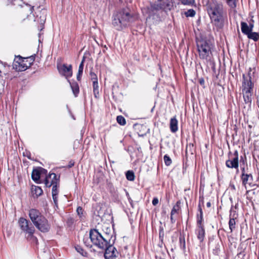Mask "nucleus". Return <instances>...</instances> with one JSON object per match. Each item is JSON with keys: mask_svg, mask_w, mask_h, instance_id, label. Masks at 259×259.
<instances>
[{"mask_svg": "<svg viewBox=\"0 0 259 259\" xmlns=\"http://www.w3.org/2000/svg\"><path fill=\"white\" fill-rule=\"evenodd\" d=\"M163 159L166 165L168 166L170 165L171 163V160L168 156L167 155H164Z\"/></svg>", "mask_w": 259, "mask_h": 259, "instance_id": "37", "label": "nucleus"}, {"mask_svg": "<svg viewBox=\"0 0 259 259\" xmlns=\"http://www.w3.org/2000/svg\"><path fill=\"white\" fill-rule=\"evenodd\" d=\"M126 179L131 181H133L135 180L134 172L132 170H128L126 173Z\"/></svg>", "mask_w": 259, "mask_h": 259, "instance_id": "29", "label": "nucleus"}, {"mask_svg": "<svg viewBox=\"0 0 259 259\" xmlns=\"http://www.w3.org/2000/svg\"><path fill=\"white\" fill-rule=\"evenodd\" d=\"M234 157L230 158L226 161V165L230 168H235L238 170V152L235 151L234 153Z\"/></svg>", "mask_w": 259, "mask_h": 259, "instance_id": "10", "label": "nucleus"}, {"mask_svg": "<svg viewBox=\"0 0 259 259\" xmlns=\"http://www.w3.org/2000/svg\"><path fill=\"white\" fill-rule=\"evenodd\" d=\"M84 61H85V58H84V57H83L82 59L81 62H80V63L79 64L78 73H77V76H76V78L78 81H80L81 80V77L83 73Z\"/></svg>", "mask_w": 259, "mask_h": 259, "instance_id": "19", "label": "nucleus"}, {"mask_svg": "<svg viewBox=\"0 0 259 259\" xmlns=\"http://www.w3.org/2000/svg\"><path fill=\"white\" fill-rule=\"evenodd\" d=\"M196 233L197 238L199 240L200 242H202L205 236V230L204 227H197L196 230Z\"/></svg>", "mask_w": 259, "mask_h": 259, "instance_id": "17", "label": "nucleus"}, {"mask_svg": "<svg viewBox=\"0 0 259 259\" xmlns=\"http://www.w3.org/2000/svg\"><path fill=\"white\" fill-rule=\"evenodd\" d=\"M120 28H121V27L120 26L116 28V29L118 30H119Z\"/></svg>", "mask_w": 259, "mask_h": 259, "instance_id": "52", "label": "nucleus"}, {"mask_svg": "<svg viewBox=\"0 0 259 259\" xmlns=\"http://www.w3.org/2000/svg\"><path fill=\"white\" fill-rule=\"evenodd\" d=\"M118 22L122 23L125 25L124 21L130 22L132 20V16L129 12L126 11L125 9H123L118 13L116 16Z\"/></svg>", "mask_w": 259, "mask_h": 259, "instance_id": "9", "label": "nucleus"}, {"mask_svg": "<svg viewBox=\"0 0 259 259\" xmlns=\"http://www.w3.org/2000/svg\"><path fill=\"white\" fill-rule=\"evenodd\" d=\"M170 221H171V223H174L175 222V220L174 219V215H170Z\"/></svg>", "mask_w": 259, "mask_h": 259, "instance_id": "47", "label": "nucleus"}, {"mask_svg": "<svg viewBox=\"0 0 259 259\" xmlns=\"http://www.w3.org/2000/svg\"><path fill=\"white\" fill-rule=\"evenodd\" d=\"M55 206L58 207V195H52Z\"/></svg>", "mask_w": 259, "mask_h": 259, "instance_id": "40", "label": "nucleus"}, {"mask_svg": "<svg viewBox=\"0 0 259 259\" xmlns=\"http://www.w3.org/2000/svg\"><path fill=\"white\" fill-rule=\"evenodd\" d=\"M178 121L176 117L171 118L170 121V129L172 133H176L178 130Z\"/></svg>", "mask_w": 259, "mask_h": 259, "instance_id": "18", "label": "nucleus"}, {"mask_svg": "<svg viewBox=\"0 0 259 259\" xmlns=\"http://www.w3.org/2000/svg\"><path fill=\"white\" fill-rule=\"evenodd\" d=\"M1 73V71L0 70V73Z\"/></svg>", "mask_w": 259, "mask_h": 259, "instance_id": "56", "label": "nucleus"}, {"mask_svg": "<svg viewBox=\"0 0 259 259\" xmlns=\"http://www.w3.org/2000/svg\"><path fill=\"white\" fill-rule=\"evenodd\" d=\"M93 93L95 98L98 99L99 98V90L98 82L93 83Z\"/></svg>", "mask_w": 259, "mask_h": 259, "instance_id": "23", "label": "nucleus"}, {"mask_svg": "<svg viewBox=\"0 0 259 259\" xmlns=\"http://www.w3.org/2000/svg\"><path fill=\"white\" fill-rule=\"evenodd\" d=\"M206 206H207V207H210V206H211V203H210V202H208L206 203Z\"/></svg>", "mask_w": 259, "mask_h": 259, "instance_id": "51", "label": "nucleus"}, {"mask_svg": "<svg viewBox=\"0 0 259 259\" xmlns=\"http://www.w3.org/2000/svg\"><path fill=\"white\" fill-rule=\"evenodd\" d=\"M241 175H243V174H247L248 171H247V170H248V168H245V166H243V167H241Z\"/></svg>", "mask_w": 259, "mask_h": 259, "instance_id": "41", "label": "nucleus"}, {"mask_svg": "<svg viewBox=\"0 0 259 259\" xmlns=\"http://www.w3.org/2000/svg\"><path fill=\"white\" fill-rule=\"evenodd\" d=\"M27 59L24 60V61L18 62H14L13 64V67L16 70L18 71H23L26 70L30 66L32 63H26Z\"/></svg>", "mask_w": 259, "mask_h": 259, "instance_id": "11", "label": "nucleus"}, {"mask_svg": "<svg viewBox=\"0 0 259 259\" xmlns=\"http://www.w3.org/2000/svg\"><path fill=\"white\" fill-rule=\"evenodd\" d=\"M199 58L207 62H211L213 60L212 50L213 45L208 40L201 39L196 41Z\"/></svg>", "mask_w": 259, "mask_h": 259, "instance_id": "3", "label": "nucleus"}, {"mask_svg": "<svg viewBox=\"0 0 259 259\" xmlns=\"http://www.w3.org/2000/svg\"><path fill=\"white\" fill-rule=\"evenodd\" d=\"M75 248L76 250L83 256L87 257L88 256V252L85 251L81 246L76 245Z\"/></svg>", "mask_w": 259, "mask_h": 259, "instance_id": "25", "label": "nucleus"}, {"mask_svg": "<svg viewBox=\"0 0 259 259\" xmlns=\"http://www.w3.org/2000/svg\"><path fill=\"white\" fill-rule=\"evenodd\" d=\"M23 155L26 156L28 159H31V153L29 152L26 151V153H23Z\"/></svg>", "mask_w": 259, "mask_h": 259, "instance_id": "42", "label": "nucleus"}, {"mask_svg": "<svg viewBox=\"0 0 259 259\" xmlns=\"http://www.w3.org/2000/svg\"><path fill=\"white\" fill-rule=\"evenodd\" d=\"M160 10H162L160 0H158L156 2L151 5L150 9L151 11L154 12V11H158Z\"/></svg>", "mask_w": 259, "mask_h": 259, "instance_id": "21", "label": "nucleus"}, {"mask_svg": "<svg viewBox=\"0 0 259 259\" xmlns=\"http://www.w3.org/2000/svg\"><path fill=\"white\" fill-rule=\"evenodd\" d=\"M195 151V148L194 145L193 144H189L188 145L186 148V153L188 154V153L191 154H193V152Z\"/></svg>", "mask_w": 259, "mask_h": 259, "instance_id": "28", "label": "nucleus"}, {"mask_svg": "<svg viewBox=\"0 0 259 259\" xmlns=\"http://www.w3.org/2000/svg\"><path fill=\"white\" fill-rule=\"evenodd\" d=\"M57 180V175L55 173L50 174L45 178V184L46 187H50L52 186V195H58Z\"/></svg>", "mask_w": 259, "mask_h": 259, "instance_id": "5", "label": "nucleus"}, {"mask_svg": "<svg viewBox=\"0 0 259 259\" xmlns=\"http://www.w3.org/2000/svg\"><path fill=\"white\" fill-rule=\"evenodd\" d=\"M228 5L231 8L234 9L236 7V0H226Z\"/></svg>", "mask_w": 259, "mask_h": 259, "instance_id": "32", "label": "nucleus"}, {"mask_svg": "<svg viewBox=\"0 0 259 259\" xmlns=\"http://www.w3.org/2000/svg\"><path fill=\"white\" fill-rule=\"evenodd\" d=\"M229 225V229L231 231V232H232L233 230L235 228V225H236V222H235V219L234 218V217L232 218H230Z\"/></svg>", "mask_w": 259, "mask_h": 259, "instance_id": "30", "label": "nucleus"}, {"mask_svg": "<svg viewBox=\"0 0 259 259\" xmlns=\"http://www.w3.org/2000/svg\"><path fill=\"white\" fill-rule=\"evenodd\" d=\"M19 225L21 229L29 235H33L34 233V228L29 221L24 218H20L18 221Z\"/></svg>", "mask_w": 259, "mask_h": 259, "instance_id": "6", "label": "nucleus"}, {"mask_svg": "<svg viewBox=\"0 0 259 259\" xmlns=\"http://www.w3.org/2000/svg\"><path fill=\"white\" fill-rule=\"evenodd\" d=\"M241 29L242 32L246 35L247 36L251 32V30H250L248 24L244 22H241Z\"/></svg>", "mask_w": 259, "mask_h": 259, "instance_id": "20", "label": "nucleus"}, {"mask_svg": "<svg viewBox=\"0 0 259 259\" xmlns=\"http://www.w3.org/2000/svg\"><path fill=\"white\" fill-rule=\"evenodd\" d=\"M29 216L34 225L39 221V219H41L40 217H44L39 210L33 208L29 210Z\"/></svg>", "mask_w": 259, "mask_h": 259, "instance_id": "12", "label": "nucleus"}, {"mask_svg": "<svg viewBox=\"0 0 259 259\" xmlns=\"http://www.w3.org/2000/svg\"><path fill=\"white\" fill-rule=\"evenodd\" d=\"M207 13L212 22L218 28H222L224 24V13L223 4L216 1L208 2L206 5Z\"/></svg>", "mask_w": 259, "mask_h": 259, "instance_id": "2", "label": "nucleus"}, {"mask_svg": "<svg viewBox=\"0 0 259 259\" xmlns=\"http://www.w3.org/2000/svg\"><path fill=\"white\" fill-rule=\"evenodd\" d=\"M57 68L59 74L67 80L72 76V66L66 64L57 63Z\"/></svg>", "mask_w": 259, "mask_h": 259, "instance_id": "7", "label": "nucleus"}, {"mask_svg": "<svg viewBox=\"0 0 259 259\" xmlns=\"http://www.w3.org/2000/svg\"><path fill=\"white\" fill-rule=\"evenodd\" d=\"M117 122L121 125H124L126 123V121L124 117L121 115L117 116L116 117Z\"/></svg>", "mask_w": 259, "mask_h": 259, "instance_id": "31", "label": "nucleus"}, {"mask_svg": "<svg viewBox=\"0 0 259 259\" xmlns=\"http://www.w3.org/2000/svg\"><path fill=\"white\" fill-rule=\"evenodd\" d=\"M29 59H30L31 61H32V63L33 62V61H34V57L33 56H31L29 58Z\"/></svg>", "mask_w": 259, "mask_h": 259, "instance_id": "50", "label": "nucleus"}, {"mask_svg": "<svg viewBox=\"0 0 259 259\" xmlns=\"http://www.w3.org/2000/svg\"><path fill=\"white\" fill-rule=\"evenodd\" d=\"M242 82V91L243 98L246 103H250L253 93V83L252 82L250 76L243 74Z\"/></svg>", "mask_w": 259, "mask_h": 259, "instance_id": "4", "label": "nucleus"}, {"mask_svg": "<svg viewBox=\"0 0 259 259\" xmlns=\"http://www.w3.org/2000/svg\"><path fill=\"white\" fill-rule=\"evenodd\" d=\"M253 26H253V24H252V23H250L249 25H248V27H249L250 30H251V31L253 30Z\"/></svg>", "mask_w": 259, "mask_h": 259, "instance_id": "45", "label": "nucleus"}, {"mask_svg": "<svg viewBox=\"0 0 259 259\" xmlns=\"http://www.w3.org/2000/svg\"><path fill=\"white\" fill-rule=\"evenodd\" d=\"M35 21H38V20L37 19V18H35Z\"/></svg>", "mask_w": 259, "mask_h": 259, "instance_id": "54", "label": "nucleus"}, {"mask_svg": "<svg viewBox=\"0 0 259 259\" xmlns=\"http://www.w3.org/2000/svg\"><path fill=\"white\" fill-rule=\"evenodd\" d=\"M247 37L249 39H252L254 41H257L259 39V34L255 32H251L247 35Z\"/></svg>", "mask_w": 259, "mask_h": 259, "instance_id": "24", "label": "nucleus"}, {"mask_svg": "<svg viewBox=\"0 0 259 259\" xmlns=\"http://www.w3.org/2000/svg\"><path fill=\"white\" fill-rule=\"evenodd\" d=\"M41 17H40V19H41V20H40V23L42 24V23H44V22H45V17H44L41 19Z\"/></svg>", "mask_w": 259, "mask_h": 259, "instance_id": "49", "label": "nucleus"}, {"mask_svg": "<svg viewBox=\"0 0 259 259\" xmlns=\"http://www.w3.org/2000/svg\"><path fill=\"white\" fill-rule=\"evenodd\" d=\"M108 238L103 237L98 230L95 229H91L89 233L87 232L84 234L83 238V244L88 247L91 248L93 245L100 249H104V254L105 259H113V247L112 245H109Z\"/></svg>", "mask_w": 259, "mask_h": 259, "instance_id": "1", "label": "nucleus"}, {"mask_svg": "<svg viewBox=\"0 0 259 259\" xmlns=\"http://www.w3.org/2000/svg\"><path fill=\"white\" fill-rule=\"evenodd\" d=\"M74 162L70 161L68 166V167L70 168V167H72L73 166H74Z\"/></svg>", "mask_w": 259, "mask_h": 259, "instance_id": "44", "label": "nucleus"}, {"mask_svg": "<svg viewBox=\"0 0 259 259\" xmlns=\"http://www.w3.org/2000/svg\"><path fill=\"white\" fill-rule=\"evenodd\" d=\"M90 76H91V80L93 81V83L94 82L95 83L98 82L97 75L94 72L91 71Z\"/></svg>", "mask_w": 259, "mask_h": 259, "instance_id": "36", "label": "nucleus"}, {"mask_svg": "<svg viewBox=\"0 0 259 259\" xmlns=\"http://www.w3.org/2000/svg\"><path fill=\"white\" fill-rule=\"evenodd\" d=\"M158 203V199L157 198H154L152 200V204L153 205L155 206Z\"/></svg>", "mask_w": 259, "mask_h": 259, "instance_id": "43", "label": "nucleus"}, {"mask_svg": "<svg viewBox=\"0 0 259 259\" xmlns=\"http://www.w3.org/2000/svg\"><path fill=\"white\" fill-rule=\"evenodd\" d=\"M162 10L170 11L174 6L173 0H160Z\"/></svg>", "mask_w": 259, "mask_h": 259, "instance_id": "14", "label": "nucleus"}, {"mask_svg": "<svg viewBox=\"0 0 259 259\" xmlns=\"http://www.w3.org/2000/svg\"><path fill=\"white\" fill-rule=\"evenodd\" d=\"M41 219L34 225L38 230L43 233L48 232L51 228V225L48 220L44 216L40 217Z\"/></svg>", "mask_w": 259, "mask_h": 259, "instance_id": "8", "label": "nucleus"}, {"mask_svg": "<svg viewBox=\"0 0 259 259\" xmlns=\"http://www.w3.org/2000/svg\"><path fill=\"white\" fill-rule=\"evenodd\" d=\"M32 192L36 197L40 196L43 193V191L41 188L38 186H34V188H32Z\"/></svg>", "mask_w": 259, "mask_h": 259, "instance_id": "26", "label": "nucleus"}, {"mask_svg": "<svg viewBox=\"0 0 259 259\" xmlns=\"http://www.w3.org/2000/svg\"><path fill=\"white\" fill-rule=\"evenodd\" d=\"M26 5L28 6V5L27 4H26ZM29 6L30 7V13L31 14L33 11V7L30 6V5H29Z\"/></svg>", "mask_w": 259, "mask_h": 259, "instance_id": "46", "label": "nucleus"}, {"mask_svg": "<svg viewBox=\"0 0 259 259\" xmlns=\"http://www.w3.org/2000/svg\"><path fill=\"white\" fill-rule=\"evenodd\" d=\"M76 211H77V214L79 217V218L81 220H82L83 219V210L82 208L80 206H78L77 208Z\"/></svg>", "mask_w": 259, "mask_h": 259, "instance_id": "35", "label": "nucleus"}, {"mask_svg": "<svg viewBox=\"0 0 259 259\" xmlns=\"http://www.w3.org/2000/svg\"><path fill=\"white\" fill-rule=\"evenodd\" d=\"M180 207L179 205V202L178 201L176 205H175L171 211L170 214L171 215H174L176 214H178V212L180 210Z\"/></svg>", "mask_w": 259, "mask_h": 259, "instance_id": "27", "label": "nucleus"}, {"mask_svg": "<svg viewBox=\"0 0 259 259\" xmlns=\"http://www.w3.org/2000/svg\"><path fill=\"white\" fill-rule=\"evenodd\" d=\"M180 2L184 5L190 6L192 5L194 2L193 0H179Z\"/></svg>", "mask_w": 259, "mask_h": 259, "instance_id": "38", "label": "nucleus"}, {"mask_svg": "<svg viewBox=\"0 0 259 259\" xmlns=\"http://www.w3.org/2000/svg\"><path fill=\"white\" fill-rule=\"evenodd\" d=\"M28 58H23L21 56H18L16 57L14 62H18V63H19V62L24 61V60H26Z\"/></svg>", "mask_w": 259, "mask_h": 259, "instance_id": "39", "label": "nucleus"}, {"mask_svg": "<svg viewBox=\"0 0 259 259\" xmlns=\"http://www.w3.org/2000/svg\"><path fill=\"white\" fill-rule=\"evenodd\" d=\"M199 210L200 211V215H197V227H204L202 224L203 221V215H202V210L201 208L199 206Z\"/></svg>", "mask_w": 259, "mask_h": 259, "instance_id": "22", "label": "nucleus"}, {"mask_svg": "<svg viewBox=\"0 0 259 259\" xmlns=\"http://www.w3.org/2000/svg\"><path fill=\"white\" fill-rule=\"evenodd\" d=\"M111 224L112 225V227L113 229V217H111Z\"/></svg>", "mask_w": 259, "mask_h": 259, "instance_id": "48", "label": "nucleus"}, {"mask_svg": "<svg viewBox=\"0 0 259 259\" xmlns=\"http://www.w3.org/2000/svg\"><path fill=\"white\" fill-rule=\"evenodd\" d=\"M195 11L193 9H190L185 13L186 17H194L195 15Z\"/></svg>", "mask_w": 259, "mask_h": 259, "instance_id": "34", "label": "nucleus"}, {"mask_svg": "<svg viewBox=\"0 0 259 259\" xmlns=\"http://www.w3.org/2000/svg\"><path fill=\"white\" fill-rule=\"evenodd\" d=\"M47 170L42 168V167H38L37 168L34 169L31 174V178L33 181L37 183L38 181H39L41 174L42 172H46Z\"/></svg>", "mask_w": 259, "mask_h": 259, "instance_id": "13", "label": "nucleus"}, {"mask_svg": "<svg viewBox=\"0 0 259 259\" xmlns=\"http://www.w3.org/2000/svg\"><path fill=\"white\" fill-rule=\"evenodd\" d=\"M241 179L242 182V184L244 186L246 187V184H250L253 181V177L251 174H243L241 176Z\"/></svg>", "mask_w": 259, "mask_h": 259, "instance_id": "15", "label": "nucleus"}, {"mask_svg": "<svg viewBox=\"0 0 259 259\" xmlns=\"http://www.w3.org/2000/svg\"><path fill=\"white\" fill-rule=\"evenodd\" d=\"M75 220L73 218L70 217L67 219L66 221L67 225L69 228H72L74 223Z\"/></svg>", "mask_w": 259, "mask_h": 259, "instance_id": "33", "label": "nucleus"}, {"mask_svg": "<svg viewBox=\"0 0 259 259\" xmlns=\"http://www.w3.org/2000/svg\"><path fill=\"white\" fill-rule=\"evenodd\" d=\"M202 82H203V81H201L200 83H202Z\"/></svg>", "mask_w": 259, "mask_h": 259, "instance_id": "55", "label": "nucleus"}, {"mask_svg": "<svg viewBox=\"0 0 259 259\" xmlns=\"http://www.w3.org/2000/svg\"><path fill=\"white\" fill-rule=\"evenodd\" d=\"M68 82L69 83L71 89L75 97H77L79 92V88L78 83L73 81H71L69 79H68Z\"/></svg>", "mask_w": 259, "mask_h": 259, "instance_id": "16", "label": "nucleus"}, {"mask_svg": "<svg viewBox=\"0 0 259 259\" xmlns=\"http://www.w3.org/2000/svg\"><path fill=\"white\" fill-rule=\"evenodd\" d=\"M115 23H117V22H114V24H115ZM114 27H115V25H114Z\"/></svg>", "mask_w": 259, "mask_h": 259, "instance_id": "53", "label": "nucleus"}]
</instances>
